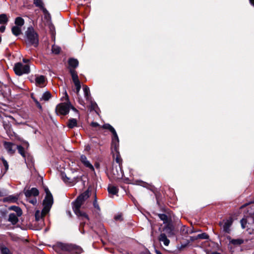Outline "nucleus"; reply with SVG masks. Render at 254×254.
Instances as JSON below:
<instances>
[{
  "mask_svg": "<svg viewBox=\"0 0 254 254\" xmlns=\"http://www.w3.org/2000/svg\"><path fill=\"white\" fill-rule=\"evenodd\" d=\"M89 197V191L86 190L80 195L73 202L72 209L77 216L83 222L81 223L80 226L82 223H85L89 220L88 215L84 212L80 210V208L84 202Z\"/></svg>",
  "mask_w": 254,
  "mask_h": 254,
  "instance_id": "1",
  "label": "nucleus"
},
{
  "mask_svg": "<svg viewBox=\"0 0 254 254\" xmlns=\"http://www.w3.org/2000/svg\"><path fill=\"white\" fill-rule=\"evenodd\" d=\"M55 250L60 254H63L64 252H67L71 254H79L82 252L81 247L63 243H58L55 246Z\"/></svg>",
  "mask_w": 254,
  "mask_h": 254,
  "instance_id": "2",
  "label": "nucleus"
},
{
  "mask_svg": "<svg viewBox=\"0 0 254 254\" xmlns=\"http://www.w3.org/2000/svg\"><path fill=\"white\" fill-rule=\"evenodd\" d=\"M26 42L29 45L37 47L39 43V36L37 33L32 27L27 28L25 32Z\"/></svg>",
  "mask_w": 254,
  "mask_h": 254,
  "instance_id": "3",
  "label": "nucleus"
},
{
  "mask_svg": "<svg viewBox=\"0 0 254 254\" xmlns=\"http://www.w3.org/2000/svg\"><path fill=\"white\" fill-rule=\"evenodd\" d=\"M75 112L78 115V112L74 107L71 106L70 103H62L58 104L56 108V112L57 115H65L67 114L70 109Z\"/></svg>",
  "mask_w": 254,
  "mask_h": 254,
  "instance_id": "4",
  "label": "nucleus"
},
{
  "mask_svg": "<svg viewBox=\"0 0 254 254\" xmlns=\"http://www.w3.org/2000/svg\"><path fill=\"white\" fill-rule=\"evenodd\" d=\"M45 192L46 193V195L43 203L44 206L43 208V213L44 214H47L49 212L53 203V196L49 190L48 189H46Z\"/></svg>",
  "mask_w": 254,
  "mask_h": 254,
  "instance_id": "5",
  "label": "nucleus"
},
{
  "mask_svg": "<svg viewBox=\"0 0 254 254\" xmlns=\"http://www.w3.org/2000/svg\"><path fill=\"white\" fill-rule=\"evenodd\" d=\"M13 69L15 74L18 76L29 74L30 72L29 64H24L21 63H16Z\"/></svg>",
  "mask_w": 254,
  "mask_h": 254,
  "instance_id": "6",
  "label": "nucleus"
},
{
  "mask_svg": "<svg viewBox=\"0 0 254 254\" xmlns=\"http://www.w3.org/2000/svg\"><path fill=\"white\" fill-rule=\"evenodd\" d=\"M70 73L71 75L72 81L76 87V92L78 94L81 88L80 82L78 79L77 73L74 69L70 68Z\"/></svg>",
  "mask_w": 254,
  "mask_h": 254,
  "instance_id": "7",
  "label": "nucleus"
},
{
  "mask_svg": "<svg viewBox=\"0 0 254 254\" xmlns=\"http://www.w3.org/2000/svg\"><path fill=\"white\" fill-rule=\"evenodd\" d=\"M233 222V218L230 217L227 219H224L222 222H220L219 224L220 226L222 227L224 232L229 233L230 231V227L231 226Z\"/></svg>",
  "mask_w": 254,
  "mask_h": 254,
  "instance_id": "8",
  "label": "nucleus"
},
{
  "mask_svg": "<svg viewBox=\"0 0 254 254\" xmlns=\"http://www.w3.org/2000/svg\"><path fill=\"white\" fill-rule=\"evenodd\" d=\"M3 145L4 148L9 154H13L16 150L15 145L10 142L3 141Z\"/></svg>",
  "mask_w": 254,
  "mask_h": 254,
  "instance_id": "9",
  "label": "nucleus"
},
{
  "mask_svg": "<svg viewBox=\"0 0 254 254\" xmlns=\"http://www.w3.org/2000/svg\"><path fill=\"white\" fill-rule=\"evenodd\" d=\"M112 149H114L115 152H118L119 146V139L116 131L115 133L112 132Z\"/></svg>",
  "mask_w": 254,
  "mask_h": 254,
  "instance_id": "10",
  "label": "nucleus"
},
{
  "mask_svg": "<svg viewBox=\"0 0 254 254\" xmlns=\"http://www.w3.org/2000/svg\"><path fill=\"white\" fill-rule=\"evenodd\" d=\"M35 83L36 86L38 87H45L46 85V77L44 75H39L36 76L35 78Z\"/></svg>",
  "mask_w": 254,
  "mask_h": 254,
  "instance_id": "11",
  "label": "nucleus"
},
{
  "mask_svg": "<svg viewBox=\"0 0 254 254\" xmlns=\"http://www.w3.org/2000/svg\"><path fill=\"white\" fill-rule=\"evenodd\" d=\"M39 193V190L35 188H33L31 189L27 190L24 191V194L27 198L31 196H38Z\"/></svg>",
  "mask_w": 254,
  "mask_h": 254,
  "instance_id": "12",
  "label": "nucleus"
},
{
  "mask_svg": "<svg viewBox=\"0 0 254 254\" xmlns=\"http://www.w3.org/2000/svg\"><path fill=\"white\" fill-rule=\"evenodd\" d=\"M80 161L86 167L88 168L93 171H94V168L93 165L87 160V158L85 155H82L80 156Z\"/></svg>",
  "mask_w": 254,
  "mask_h": 254,
  "instance_id": "13",
  "label": "nucleus"
},
{
  "mask_svg": "<svg viewBox=\"0 0 254 254\" xmlns=\"http://www.w3.org/2000/svg\"><path fill=\"white\" fill-rule=\"evenodd\" d=\"M68 64L70 68L74 69L78 65V61L75 59H69L68 60Z\"/></svg>",
  "mask_w": 254,
  "mask_h": 254,
  "instance_id": "14",
  "label": "nucleus"
},
{
  "mask_svg": "<svg viewBox=\"0 0 254 254\" xmlns=\"http://www.w3.org/2000/svg\"><path fill=\"white\" fill-rule=\"evenodd\" d=\"M108 190L109 193L115 195L118 193L119 190L117 187L110 185L108 186Z\"/></svg>",
  "mask_w": 254,
  "mask_h": 254,
  "instance_id": "15",
  "label": "nucleus"
},
{
  "mask_svg": "<svg viewBox=\"0 0 254 254\" xmlns=\"http://www.w3.org/2000/svg\"><path fill=\"white\" fill-rule=\"evenodd\" d=\"M159 241L162 242L164 245L168 246L170 243V241L167 239L165 234H161L159 236Z\"/></svg>",
  "mask_w": 254,
  "mask_h": 254,
  "instance_id": "16",
  "label": "nucleus"
},
{
  "mask_svg": "<svg viewBox=\"0 0 254 254\" xmlns=\"http://www.w3.org/2000/svg\"><path fill=\"white\" fill-rule=\"evenodd\" d=\"M77 125V120L75 119H70L68 121L67 127L70 128H72Z\"/></svg>",
  "mask_w": 254,
  "mask_h": 254,
  "instance_id": "17",
  "label": "nucleus"
},
{
  "mask_svg": "<svg viewBox=\"0 0 254 254\" xmlns=\"http://www.w3.org/2000/svg\"><path fill=\"white\" fill-rule=\"evenodd\" d=\"M8 21V17L5 14H0V24H6Z\"/></svg>",
  "mask_w": 254,
  "mask_h": 254,
  "instance_id": "18",
  "label": "nucleus"
},
{
  "mask_svg": "<svg viewBox=\"0 0 254 254\" xmlns=\"http://www.w3.org/2000/svg\"><path fill=\"white\" fill-rule=\"evenodd\" d=\"M17 216V215H16L14 213H11L9 215L8 221L13 224H15L18 222Z\"/></svg>",
  "mask_w": 254,
  "mask_h": 254,
  "instance_id": "19",
  "label": "nucleus"
},
{
  "mask_svg": "<svg viewBox=\"0 0 254 254\" xmlns=\"http://www.w3.org/2000/svg\"><path fill=\"white\" fill-rule=\"evenodd\" d=\"M12 33L15 36H18L21 33V27L17 26H13L11 29Z\"/></svg>",
  "mask_w": 254,
  "mask_h": 254,
  "instance_id": "20",
  "label": "nucleus"
},
{
  "mask_svg": "<svg viewBox=\"0 0 254 254\" xmlns=\"http://www.w3.org/2000/svg\"><path fill=\"white\" fill-rule=\"evenodd\" d=\"M83 89L85 98L86 99V100H89L90 97V93L89 87L86 85H85L83 86Z\"/></svg>",
  "mask_w": 254,
  "mask_h": 254,
  "instance_id": "21",
  "label": "nucleus"
},
{
  "mask_svg": "<svg viewBox=\"0 0 254 254\" xmlns=\"http://www.w3.org/2000/svg\"><path fill=\"white\" fill-rule=\"evenodd\" d=\"M15 24L17 26L21 27L22 26L24 25V20L22 18L20 17H16L15 20Z\"/></svg>",
  "mask_w": 254,
  "mask_h": 254,
  "instance_id": "22",
  "label": "nucleus"
},
{
  "mask_svg": "<svg viewBox=\"0 0 254 254\" xmlns=\"http://www.w3.org/2000/svg\"><path fill=\"white\" fill-rule=\"evenodd\" d=\"M9 209L13 210L15 211L17 213V215L18 216H20L22 215V210L18 206H12L9 207Z\"/></svg>",
  "mask_w": 254,
  "mask_h": 254,
  "instance_id": "23",
  "label": "nucleus"
},
{
  "mask_svg": "<svg viewBox=\"0 0 254 254\" xmlns=\"http://www.w3.org/2000/svg\"><path fill=\"white\" fill-rule=\"evenodd\" d=\"M244 240L242 239H232L230 243L235 246H239L244 243Z\"/></svg>",
  "mask_w": 254,
  "mask_h": 254,
  "instance_id": "24",
  "label": "nucleus"
},
{
  "mask_svg": "<svg viewBox=\"0 0 254 254\" xmlns=\"http://www.w3.org/2000/svg\"><path fill=\"white\" fill-rule=\"evenodd\" d=\"M34 4L41 9H44V3L42 0H33Z\"/></svg>",
  "mask_w": 254,
  "mask_h": 254,
  "instance_id": "25",
  "label": "nucleus"
},
{
  "mask_svg": "<svg viewBox=\"0 0 254 254\" xmlns=\"http://www.w3.org/2000/svg\"><path fill=\"white\" fill-rule=\"evenodd\" d=\"M46 215V214H44L43 213V210L41 212H40L39 210H37L35 214V219L37 221H38L40 219V218L44 217Z\"/></svg>",
  "mask_w": 254,
  "mask_h": 254,
  "instance_id": "26",
  "label": "nucleus"
},
{
  "mask_svg": "<svg viewBox=\"0 0 254 254\" xmlns=\"http://www.w3.org/2000/svg\"><path fill=\"white\" fill-rule=\"evenodd\" d=\"M51 93L49 92H46L43 94V95L41 98V100H44V101H47L49 100L51 98Z\"/></svg>",
  "mask_w": 254,
  "mask_h": 254,
  "instance_id": "27",
  "label": "nucleus"
},
{
  "mask_svg": "<svg viewBox=\"0 0 254 254\" xmlns=\"http://www.w3.org/2000/svg\"><path fill=\"white\" fill-rule=\"evenodd\" d=\"M159 218L163 221L164 223H168L169 222V218L168 216L164 214H158Z\"/></svg>",
  "mask_w": 254,
  "mask_h": 254,
  "instance_id": "28",
  "label": "nucleus"
},
{
  "mask_svg": "<svg viewBox=\"0 0 254 254\" xmlns=\"http://www.w3.org/2000/svg\"><path fill=\"white\" fill-rule=\"evenodd\" d=\"M116 156L115 160H116V162L119 164L120 167L121 168V165L122 163V159L121 158L120 155L119 154V152L118 150V152H116Z\"/></svg>",
  "mask_w": 254,
  "mask_h": 254,
  "instance_id": "29",
  "label": "nucleus"
},
{
  "mask_svg": "<svg viewBox=\"0 0 254 254\" xmlns=\"http://www.w3.org/2000/svg\"><path fill=\"white\" fill-rule=\"evenodd\" d=\"M102 127L105 129H107L109 130L112 133L114 132L115 133V129L114 128L111 126L110 124H105Z\"/></svg>",
  "mask_w": 254,
  "mask_h": 254,
  "instance_id": "30",
  "label": "nucleus"
},
{
  "mask_svg": "<svg viewBox=\"0 0 254 254\" xmlns=\"http://www.w3.org/2000/svg\"><path fill=\"white\" fill-rule=\"evenodd\" d=\"M16 148L18 150V153L20 154L22 157H25V155L24 148L20 145H18L17 146Z\"/></svg>",
  "mask_w": 254,
  "mask_h": 254,
  "instance_id": "31",
  "label": "nucleus"
},
{
  "mask_svg": "<svg viewBox=\"0 0 254 254\" xmlns=\"http://www.w3.org/2000/svg\"><path fill=\"white\" fill-rule=\"evenodd\" d=\"M52 52L54 54H58L61 51V48L58 46L54 45L52 49Z\"/></svg>",
  "mask_w": 254,
  "mask_h": 254,
  "instance_id": "32",
  "label": "nucleus"
},
{
  "mask_svg": "<svg viewBox=\"0 0 254 254\" xmlns=\"http://www.w3.org/2000/svg\"><path fill=\"white\" fill-rule=\"evenodd\" d=\"M1 252L2 254H12L8 249L6 247L1 248Z\"/></svg>",
  "mask_w": 254,
  "mask_h": 254,
  "instance_id": "33",
  "label": "nucleus"
},
{
  "mask_svg": "<svg viewBox=\"0 0 254 254\" xmlns=\"http://www.w3.org/2000/svg\"><path fill=\"white\" fill-rule=\"evenodd\" d=\"M241 225L243 228H245L246 227V225L247 224V220L245 218H243L241 221Z\"/></svg>",
  "mask_w": 254,
  "mask_h": 254,
  "instance_id": "34",
  "label": "nucleus"
},
{
  "mask_svg": "<svg viewBox=\"0 0 254 254\" xmlns=\"http://www.w3.org/2000/svg\"><path fill=\"white\" fill-rule=\"evenodd\" d=\"M61 99L63 101H68V96L66 91L64 93V96Z\"/></svg>",
  "mask_w": 254,
  "mask_h": 254,
  "instance_id": "35",
  "label": "nucleus"
},
{
  "mask_svg": "<svg viewBox=\"0 0 254 254\" xmlns=\"http://www.w3.org/2000/svg\"><path fill=\"white\" fill-rule=\"evenodd\" d=\"M62 178H63V181L65 183H69L70 182L69 181V179L68 178H67L65 175L64 176V174L62 175Z\"/></svg>",
  "mask_w": 254,
  "mask_h": 254,
  "instance_id": "36",
  "label": "nucleus"
},
{
  "mask_svg": "<svg viewBox=\"0 0 254 254\" xmlns=\"http://www.w3.org/2000/svg\"><path fill=\"white\" fill-rule=\"evenodd\" d=\"M2 163H3L4 166L5 167L6 170H7L8 168V165L7 161L5 160H4V159H3Z\"/></svg>",
  "mask_w": 254,
  "mask_h": 254,
  "instance_id": "37",
  "label": "nucleus"
},
{
  "mask_svg": "<svg viewBox=\"0 0 254 254\" xmlns=\"http://www.w3.org/2000/svg\"><path fill=\"white\" fill-rule=\"evenodd\" d=\"M199 238H201V239H207L208 238V236L207 234H205V233H203V234H202L201 235H199Z\"/></svg>",
  "mask_w": 254,
  "mask_h": 254,
  "instance_id": "38",
  "label": "nucleus"
},
{
  "mask_svg": "<svg viewBox=\"0 0 254 254\" xmlns=\"http://www.w3.org/2000/svg\"><path fill=\"white\" fill-rule=\"evenodd\" d=\"M122 217V214H118V215H116L115 216L114 218L116 220H121Z\"/></svg>",
  "mask_w": 254,
  "mask_h": 254,
  "instance_id": "39",
  "label": "nucleus"
},
{
  "mask_svg": "<svg viewBox=\"0 0 254 254\" xmlns=\"http://www.w3.org/2000/svg\"><path fill=\"white\" fill-rule=\"evenodd\" d=\"M93 205H94L95 208H96L98 210H99V209H100L99 208V206L98 204V203L97 202V200L96 199L93 202Z\"/></svg>",
  "mask_w": 254,
  "mask_h": 254,
  "instance_id": "40",
  "label": "nucleus"
},
{
  "mask_svg": "<svg viewBox=\"0 0 254 254\" xmlns=\"http://www.w3.org/2000/svg\"><path fill=\"white\" fill-rule=\"evenodd\" d=\"M91 125L92 127H96L99 126V125L97 123H96V122H92L91 124Z\"/></svg>",
  "mask_w": 254,
  "mask_h": 254,
  "instance_id": "41",
  "label": "nucleus"
},
{
  "mask_svg": "<svg viewBox=\"0 0 254 254\" xmlns=\"http://www.w3.org/2000/svg\"><path fill=\"white\" fill-rule=\"evenodd\" d=\"M22 61L24 64H29L30 60L29 59H23Z\"/></svg>",
  "mask_w": 254,
  "mask_h": 254,
  "instance_id": "42",
  "label": "nucleus"
},
{
  "mask_svg": "<svg viewBox=\"0 0 254 254\" xmlns=\"http://www.w3.org/2000/svg\"><path fill=\"white\" fill-rule=\"evenodd\" d=\"M31 203L33 204H35L37 203V200L36 199L34 198L31 200H29V201Z\"/></svg>",
  "mask_w": 254,
  "mask_h": 254,
  "instance_id": "43",
  "label": "nucleus"
},
{
  "mask_svg": "<svg viewBox=\"0 0 254 254\" xmlns=\"http://www.w3.org/2000/svg\"><path fill=\"white\" fill-rule=\"evenodd\" d=\"M90 146L89 144H87L85 146V150L89 151L90 150Z\"/></svg>",
  "mask_w": 254,
  "mask_h": 254,
  "instance_id": "44",
  "label": "nucleus"
},
{
  "mask_svg": "<svg viewBox=\"0 0 254 254\" xmlns=\"http://www.w3.org/2000/svg\"><path fill=\"white\" fill-rule=\"evenodd\" d=\"M5 26L2 25V26H0V32H1V33L3 32L5 30Z\"/></svg>",
  "mask_w": 254,
  "mask_h": 254,
  "instance_id": "45",
  "label": "nucleus"
},
{
  "mask_svg": "<svg viewBox=\"0 0 254 254\" xmlns=\"http://www.w3.org/2000/svg\"><path fill=\"white\" fill-rule=\"evenodd\" d=\"M35 103L39 108L42 109V106L41 105L40 103L38 102V101H36V102H35Z\"/></svg>",
  "mask_w": 254,
  "mask_h": 254,
  "instance_id": "46",
  "label": "nucleus"
},
{
  "mask_svg": "<svg viewBox=\"0 0 254 254\" xmlns=\"http://www.w3.org/2000/svg\"><path fill=\"white\" fill-rule=\"evenodd\" d=\"M248 233L251 234L253 233H254V230H252V231H251V230L250 229H249V230H248Z\"/></svg>",
  "mask_w": 254,
  "mask_h": 254,
  "instance_id": "47",
  "label": "nucleus"
},
{
  "mask_svg": "<svg viewBox=\"0 0 254 254\" xmlns=\"http://www.w3.org/2000/svg\"><path fill=\"white\" fill-rule=\"evenodd\" d=\"M250 3L254 6V0H250Z\"/></svg>",
  "mask_w": 254,
  "mask_h": 254,
  "instance_id": "48",
  "label": "nucleus"
},
{
  "mask_svg": "<svg viewBox=\"0 0 254 254\" xmlns=\"http://www.w3.org/2000/svg\"><path fill=\"white\" fill-rule=\"evenodd\" d=\"M16 199L17 198L16 197H13L11 201H15L16 200Z\"/></svg>",
  "mask_w": 254,
  "mask_h": 254,
  "instance_id": "49",
  "label": "nucleus"
},
{
  "mask_svg": "<svg viewBox=\"0 0 254 254\" xmlns=\"http://www.w3.org/2000/svg\"><path fill=\"white\" fill-rule=\"evenodd\" d=\"M212 254H220V253H218V252H213V253H212Z\"/></svg>",
  "mask_w": 254,
  "mask_h": 254,
  "instance_id": "50",
  "label": "nucleus"
},
{
  "mask_svg": "<svg viewBox=\"0 0 254 254\" xmlns=\"http://www.w3.org/2000/svg\"><path fill=\"white\" fill-rule=\"evenodd\" d=\"M33 100L35 102H36V101H38L37 99H36L35 98H33L32 97Z\"/></svg>",
  "mask_w": 254,
  "mask_h": 254,
  "instance_id": "51",
  "label": "nucleus"
},
{
  "mask_svg": "<svg viewBox=\"0 0 254 254\" xmlns=\"http://www.w3.org/2000/svg\"><path fill=\"white\" fill-rule=\"evenodd\" d=\"M157 254H162L160 252H157Z\"/></svg>",
  "mask_w": 254,
  "mask_h": 254,
  "instance_id": "52",
  "label": "nucleus"
},
{
  "mask_svg": "<svg viewBox=\"0 0 254 254\" xmlns=\"http://www.w3.org/2000/svg\"><path fill=\"white\" fill-rule=\"evenodd\" d=\"M140 182H141V183H142L143 184H145V182H142V181H140Z\"/></svg>",
  "mask_w": 254,
  "mask_h": 254,
  "instance_id": "53",
  "label": "nucleus"
},
{
  "mask_svg": "<svg viewBox=\"0 0 254 254\" xmlns=\"http://www.w3.org/2000/svg\"><path fill=\"white\" fill-rule=\"evenodd\" d=\"M96 166L97 167H98L99 166V165H98V164H96Z\"/></svg>",
  "mask_w": 254,
  "mask_h": 254,
  "instance_id": "54",
  "label": "nucleus"
}]
</instances>
